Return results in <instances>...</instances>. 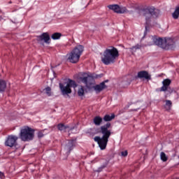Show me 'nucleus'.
<instances>
[{
    "label": "nucleus",
    "mask_w": 179,
    "mask_h": 179,
    "mask_svg": "<svg viewBox=\"0 0 179 179\" xmlns=\"http://www.w3.org/2000/svg\"><path fill=\"white\" fill-rule=\"evenodd\" d=\"M43 133H41V132H39L38 134V138H43Z\"/></svg>",
    "instance_id": "7c9ffc66"
},
{
    "label": "nucleus",
    "mask_w": 179,
    "mask_h": 179,
    "mask_svg": "<svg viewBox=\"0 0 179 179\" xmlns=\"http://www.w3.org/2000/svg\"><path fill=\"white\" fill-rule=\"evenodd\" d=\"M78 94V96L82 97V96H83V94H85V91L84 90H79Z\"/></svg>",
    "instance_id": "c756f323"
},
{
    "label": "nucleus",
    "mask_w": 179,
    "mask_h": 179,
    "mask_svg": "<svg viewBox=\"0 0 179 179\" xmlns=\"http://www.w3.org/2000/svg\"><path fill=\"white\" fill-rule=\"evenodd\" d=\"M44 90H51V87H48L45 88Z\"/></svg>",
    "instance_id": "2f4dec72"
},
{
    "label": "nucleus",
    "mask_w": 179,
    "mask_h": 179,
    "mask_svg": "<svg viewBox=\"0 0 179 179\" xmlns=\"http://www.w3.org/2000/svg\"><path fill=\"white\" fill-rule=\"evenodd\" d=\"M98 171H101V169H99Z\"/></svg>",
    "instance_id": "f704fd0d"
},
{
    "label": "nucleus",
    "mask_w": 179,
    "mask_h": 179,
    "mask_svg": "<svg viewBox=\"0 0 179 179\" xmlns=\"http://www.w3.org/2000/svg\"><path fill=\"white\" fill-rule=\"evenodd\" d=\"M71 92L72 91L71 90H62V94L64 97H69V94H71Z\"/></svg>",
    "instance_id": "b1692460"
},
{
    "label": "nucleus",
    "mask_w": 179,
    "mask_h": 179,
    "mask_svg": "<svg viewBox=\"0 0 179 179\" xmlns=\"http://www.w3.org/2000/svg\"><path fill=\"white\" fill-rule=\"evenodd\" d=\"M111 127V124L107 123L106 125L101 127V133L102 134V137L95 136L94 140L96 142L101 149V150H104L107 148V143H108V138L111 136V130L108 128Z\"/></svg>",
    "instance_id": "f257e3e1"
},
{
    "label": "nucleus",
    "mask_w": 179,
    "mask_h": 179,
    "mask_svg": "<svg viewBox=\"0 0 179 179\" xmlns=\"http://www.w3.org/2000/svg\"><path fill=\"white\" fill-rule=\"evenodd\" d=\"M164 92H165V93H169L170 91L166 90V91H164Z\"/></svg>",
    "instance_id": "72a5a7b5"
},
{
    "label": "nucleus",
    "mask_w": 179,
    "mask_h": 179,
    "mask_svg": "<svg viewBox=\"0 0 179 179\" xmlns=\"http://www.w3.org/2000/svg\"><path fill=\"white\" fill-rule=\"evenodd\" d=\"M148 25H149V24H146V25H145V32H144V36L143 37V38H145V36H146V34H148V31H149V29H148Z\"/></svg>",
    "instance_id": "c85d7f7f"
},
{
    "label": "nucleus",
    "mask_w": 179,
    "mask_h": 179,
    "mask_svg": "<svg viewBox=\"0 0 179 179\" xmlns=\"http://www.w3.org/2000/svg\"><path fill=\"white\" fill-rule=\"evenodd\" d=\"M59 86L60 90H71V89H76L78 85L75 80L68 79L66 81L59 83ZM78 87L79 90H85V87L82 85H79Z\"/></svg>",
    "instance_id": "0eeeda50"
},
{
    "label": "nucleus",
    "mask_w": 179,
    "mask_h": 179,
    "mask_svg": "<svg viewBox=\"0 0 179 179\" xmlns=\"http://www.w3.org/2000/svg\"><path fill=\"white\" fill-rule=\"evenodd\" d=\"M63 148L64 152L68 156L71 151L73 150V148H75V140L66 141L63 145Z\"/></svg>",
    "instance_id": "1a4fd4ad"
},
{
    "label": "nucleus",
    "mask_w": 179,
    "mask_h": 179,
    "mask_svg": "<svg viewBox=\"0 0 179 179\" xmlns=\"http://www.w3.org/2000/svg\"><path fill=\"white\" fill-rule=\"evenodd\" d=\"M115 118V115L114 114L106 115L103 117L104 121H111V120H114Z\"/></svg>",
    "instance_id": "6ab92c4d"
},
{
    "label": "nucleus",
    "mask_w": 179,
    "mask_h": 179,
    "mask_svg": "<svg viewBox=\"0 0 179 179\" xmlns=\"http://www.w3.org/2000/svg\"><path fill=\"white\" fill-rule=\"evenodd\" d=\"M101 117L99 116H96L94 118V124H95V125H100V124H101Z\"/></svg>",
    "instance_id": "412c9836"
},
{
    "label": "nucleus",
    "mask_w": 179,
    "mask_h": 179,
    "mask_svg": "<svg viewBox=\"0 0 179 179\" xmlns=\"http://www.w3.org/2000/svg\"><path fill=\"white\" fill-rule=\"evenodd\" d=\"M61 36H62L61 33L56 32L52 35V40H59V38H61Z\"/></svg>",
    "instance_id": "4be33fe9"
},
{
    "label": "nucleus",
    "mask_w": 179,
    "mask_h": 179,
    "mask_svg": "<svg viewBox=\"0 0 179 179\" xmlns=\"http://www.w3.org/2000/svg\"><path fill=\"white\" fill-rule=\"evenodd\" d=\"M171 84V80L167 78L163 80V86L161 87V90H169L170 85Z\"/></svg>",
    "instance_id": "2eb2a0df"
},
{
    "label": "nucleus",
    "mask_w": 179,
    "mask_h": 179,
    "mask_svg": "<svg viewBox=\"0 0 179 179\" xmlns=\"http://www.w3.org/2000/svg\"><path fill=\"white\" fill-rule=\"evenodd\" d=\"M118 57H120L118 50L114 46H110L104 50L101 56V62L104 65H110V64H114Z\"/></svg>",
    "instance_id": "f03ea898"
},
{
    "label": "nucleus",
    "mask_w": 179,
    "mask_h": 179,
    "mask_svg": "<svg viewBox=\"0 0 179 179\" xmlns=\"http://www.w3.org/2000/svg\"><path fill=\"white\" fill-rule=\"evenodd\" d=\"M19 138L17 136H8L5 141V145L9 148H13L16 145V142Z\"/></svg>",
    "instance_id": "9b49d317"
},
{
    "label": "nucleus",
    "mask_w": 179,
    "mask_h": 179,
    "mask_svg": "<svg viewBox=\"0 0 179 179\" xmlns=\"http://www.w3.org/2000/svg\"><path fill=\"white\" fill-rule=\"evenodd\" d=\"M172 42H167L166 44V48H164V50H167L169 48H173L174 45H176V43H174V41L171 39Z\"/></svg>",
    "instance_id": "a211bd4d"
},
{
    "label": "nucleus",
    "mask_w": 179,
    "mask_h": 179,
    "mask_svg": "<svg viewBox=\"0 0 179 179\" xmlns=\"http://www.w3.org/2000/svg\"><path fill=\"white\" fill-rule=\"evenodd\" d=\"M160 157L162 162H167V156L164 152H161Z\"/></svg>",
    "instance_id": "a878e982"
},
{
    "label": "nucleus",
    "mask_w": 179,
    "mask_h": 179,
    "mask_svg": "<svg viewBox=\"0 0 179 179\" xmlns=\"http://www.w3.org/2000/svg\"><path fill=\"white\" fill-rule=\"evenodd\" d=\"M45 93L46 96H52V92H51V90H46Z\"/></svg>",
    "instance_id": "cd10ccee"
},
{
    "label": "nucleus",
    "mask_w": 179,
    "mask_h": 179,
    "mask_svg": "<svg viewBox=\"0 0 179 179\" xmlns=\"http://www.w3.org/2000/svg\"><path fill=\"white\" fill-rule=\"evenodd\" d=\"M3 177V173L0 172V178H2Z\"/></svg>",
    "instance_id": "473e14b6"
},
{
    "label": "nucleus",
    "mask_w": 179,
    "mask_h": 179,
    "mask_svg": "<svg viewBox=\"0 0 179 179\" xmlns=\"http://www.w3.org/2000/svg\"><path fill=\"white\" fill-rule=\"evenodd\" d=\"M108 9L114 10L115 13H128V10L126 7L120 6L117 4L108 6Z\"/></svg>",
    "instance_id": "9d476101"
},
{
    "label": "nucleus",
    "mask_w": 179,
    "mask_h": 179,
    "mask_svg": "<svg viewBox=\"0 0 179 179\" xmlns=\"http://www.w3.org/2000/svg\"><path fill=\"white\" fill-rule=\"evenodd\" d=\"M14 23H18V22H14Z\"/></svg>",
    "instance_id": "c9c22d12"
},
{
    "label": "nucleus",
    "mask_w": 179,
    "mask_h": 179,
    "mask_svg": "<svg viewBox=\"0 0 179 179\" xmlns=\"http://www.w3.org/2000/svg\"><path fill=\"white\" fill-rule=\"evenodd\" d=\"M142 12L143 16L145 17L146 24H149V22H150L152 17H157L159 13H160V11L156 10L154 7L144 8Z\"/></svg>",
    "instance_id": "6e6552de"
},
{
    "label": "nucleus",
    "mask_w": 179,
    "mask_h": 179,
    "mask_svg": "<svg viewBox=\"0 0 179 179\" xmlns=\"http://www.w3.org/2000/svg\"><path fill=\"white\" fill-rule=\"evenodd\" d=\"M83 50V45H78L76 46L70 53L67 54V61L71 64H78Z\"/></svg>",
    "instance_id": "20e7f679"
},
{
    "label": "nucleus",
    "mask_w": 179,
    "mask_h": 179,
    "mask_svg": "<svg viewBox=\"0 0 179 179\" xmlns=\"http://www.w3.org/2000/svg\"><path fill=\"white\" fill-rule=\"evenodd\" d=\"M173 93H176V91H173Z\"/></svg>",
    "instance_id": "4c0bfd02"
},
{
    "label": "nucleus",
    "mask_w": 179,
    "mask_h": 179,
    "mask_svg": "<svg viewBox=\"0 0 179 179\" xmlns=\"http://www.w3.org/2000/svg\"><path fill=\"white\" fill-rule=\"evenodd\" d=\"M131 82H132V78H131V76H129L127 78H124L123 79L120 83V86H122V87H127L131 85Z\"/></svg>",
    "instance_id": "4468645a"
},
{
    "label": "nucleus",
    "mask_w": 179,
    "mask_h": 179,
    "mask_svg": "<svg viewBox=\"0 0 179 179\" xmlns=\"http://www.w3.org/2000/svg\"><path fill=\"white\" fill-rule=\"evenodd\" d=\"M20 138L23 142H29L34 138V129L31 127L24 126L20 129Z\"/></svg>",
    "instance_id": "39448f33"
},
{
    "label": "nucleus",
    "mask_w": 179,
    "mask_h": 179,
    "mask_svg": "<svg viewBox=\"0 0 179 179\" xmlns=\"http://www.w3.org/2000/svg\"><path fill=\"white\" fill-rule=\"evenodd\" d=\"M164 107L165 108V110H166L167 111L171 110V107L173 106V103H171V101L170 100H166L164 101Z\"/></svg>",
    "instance_id": "f3484780"
},
{
    "label": "nucleus",
    "mask_w": 179,
    "mask_h": 179,
    "mask_svg": "<svg viewBox=\"0 0 179 179\" xmlns=\"http://www.w3.org/2000/svg\"><path fill=\"white\" fill-rule=\"evenodd\" d=\"M38 41H44V43H50V35L47 33H43L38 36Z\"/></svg>",
    "instance_id": "ddd939ff"
},
{
    "label": "nucleus",
    "mask_w": 179,
    "mask_h": 179,
    "mask_svg": "<svg viewBox=\"0 0 179 179\" xmlns=\"http://www.w3.org/2000/svg\"><path fill=\"white\" fill-rule=\"evenodd\" d=\"M8 83L5 80L0 79V89L5 90L6 89Z\"/></svg>",
    "instance_id": "aec40b11"
},
{
    "label": "nucleus",
    "mask_w": 179,
    "mask_h": 179,
    "mask_svg": "<svg viewBox=\"0 0 179 179\" xmlns=\"http://www.w3.org/2000/svg\"><path fill=\"white\" fill-rule=\"evenodd\" d=\"M57 128L59 131H61L62 132H69V131H72V129H73V128L69 126H65L63 124H58Z\"/></svg>",
    "instance_id": "dca6fc26"
},
{
    "label": "nucleus",
    "mask_w": 179,
    "mask_h": 179,
    "mask_svg": "<svg viewBox=\"0 0 179 179\" xmlns=\"http://www.w3.org/2000/svg\"><path fill=\"white\" fill-rule=\"evenodd\" d=\"M138 78L140 79H146V80H150L151 77L150 75H149V73L146 71H141L138 73L137 74Z\"/></svg>",
    "instance_id": "f8f14e48"
},
{
    "label": "nucleus",
    "mask_w": 179,
    "mask_h": 179,
    "mask_svg": "<svg viewBox=\"0 0 179 179\" xmlns=\"http://www.w3.org/2000/svg\"><path fill=\"white\" fill-rule=\"evenodd\" d=\"M141 48H142V45L137 44L135 46H133L130 48V50H131V51H133V52H135L136 51V50H141Z\"/></svg>",
    "instance_id": "393cba45"
},
{
    "label": "nucleus",
    "mask_w": 179,
    "mask_h": 179,
    "mask_svg": "<svg viewBox=\"0 0 179 179\" xmlns=\"http://www.w3.org/2000/svg\"><path fill=\"white\" fill-rule=\"evenodd\" d=\"M149 42L146 44V45H158V47H160L161 48H166V45L167 43H173V41H171V38H166L163 39L162 38H157L156 36H150L148 38Z\"/></svg>",
    "instance_id": "423d86ee"
},
{
    "label": "nucleus",
    "mask_w": 179,
    "mask_h": 179,
    "mask_svg": "<svg viewBox=\"0 0 179 179\" xmlns=\"http://www.w3.org/2000/svg\"><path fill=\"white\" fill-rule=\"evenodd\" d=\"M83 76L84 77L80 78V80H81V82H83L88 89H92V87H94V90H104V89H107L106 83L108 82V80H105L93 87V83H89V80H93V78L87 73H84Z\"/></svg>",
    "instance_id": "7ed1b4c3"
},
{
    "label": "nucleus",
    "mask_w": 179,
    "mask_h": 179,
    "mask_svg": "<svg viewBox=\"0 0 179 179\" xmlns=\"http://www.w3.org/2000/svg\"><path fill=\"white\" fill-rule=\"evenodd\" d=\"M100 91H97V92L96 93H99Z\"/></svg>",
    "instance_id": "e433bc0d"
},
{
    "label": "nucleus",
    "mask_w": 179,
    "mask_h": 179,
    "mask_svg": "<svg viewBox=\"0 0 179 179\" xmlns=\"http://www.w3.org/2000/svg\"><path fill=\"white\" fill-rule=\"evenodd\" d=\"M121 155L123 156V157H127V156H128V151L124 150L122 152Z\"/></svg>",
    "instance_id": "bb28decb"
},
{
    "label": "nucleus",
    "mask_w": 179,
    "mask_h": 179,
    "mask_svg": "<svg viewBox=\"0 0 179 179\" xmlns=\"http://www.w3.org/2000/svg\"><path fill=\"white\" fill-rule=\"evenodd\" d=\"M173 19H178L179 16V6L176 8L175 11L172 14Z\"/></svg>",
    "instance_id": "5701e85b"
}]
</instances>
